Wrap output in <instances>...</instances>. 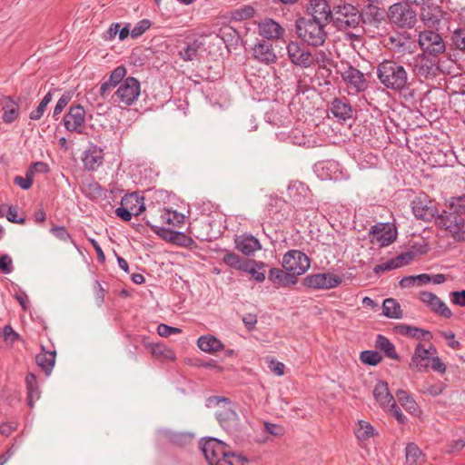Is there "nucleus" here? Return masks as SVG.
Wrapping results in <instances>:
<instances>
[{"label":"nucleus","mask_w":465,"mask_h":465,"mask_svg":"<svg viewBox=\"0 0 465 465\" xmlns=\"http://www.w3.org/2000/svg\"><path fill=\"white\" fill-rule=\"evenodd\" d=\"M401 63L399 55L397 60H383L377 66V77L380 83L387 89L401 92L409 88V75Z\"/></svg>","instance_id":"nucleus-1"},{"label":"nucleus","mask_w":465,"mask_h":465,"mask_svg":"<svg viewBox=\"0 0 465 465\" xmlns=\"http://www.w3.org/2000/svg\"><path fill=\"white\" fill-rule=\"evenodd\" d=\"M439 224L443 226L457 241L465 239V197L450 198L447 210L439 217Z\"/></svg>","instance_id":"nucleus-2"},{"label":"nucleus","mask_w":465,"mask_h":465,"mask_svg":"<svg viewBox=\"0 0 465 465\" xmlns=\"http://www.w3.org/2000/svg\"><path fill=\"white\" fill-rule=\"evenodd\" d=\"M326 22L319 18L301 17L296 20L295 32L302 43L312 47L322 46L327 39Z\"/></svg>","instance_id":"nucleus-3"},{"label":"nucleus","mask_w":465,"mask_h":465,"mask_svg":"<svg viewBox=\"0 0 465 465\" xmlns=\"http://www.w3.org/2000/svg\"><path fill=\"white\" fill-rule=\"evenodd\" d=\"M209 405L218 407L216 419L220 425L229 431L237 430L240 425V419L236 413L234 404L224 397H212L208 399Z\"/></svg>","instance_id":"nucleus-4"},{"label":"nucleus","mask_w":465,"mask_h":465,"mask_svg":"<svg viewBox=\"0 0 465 465\" xmlns=\"http://www.w3.org/2000/svg\"><path fill=\"white\" fill-rule=\"evenodd\" d=\"M401 63H404L411 68L413 74L418 77H433L436 75L438 66L435 60L429 58L423 54H414V52L403 53L399 55Z\"/></svg>","instance_id":"nucleus-5"},{"label":"nucleus","mask_w":465,"mask_h":465,"mask_svg":"<svg viewBox=\"0 0 465 465\" xmlns=\"http://www.w3.org/2000/svg\"><path fill=\"white\" fill-rule=\"evenodd\" d=\"M372 394L380 407L390 412L400 424H404L407 421V417L396 404L386 381H379L373 388Z\"/></svg>","instance_id":"nucleus-6"},{"label":"nucleus","mask_w":465,"mask_h":465,"mask_svg":"<svg viewBox=\"0 0 465 465\" xmlns=\"http://www.w3.org/2000/svg\"><path fill=\"white\" fill-rule=\"evenodd\" d=\"M361 15L358 9L347 3H341L333 7L330 21L338 30L355 28L361 22Z\"/></svg>","instance_id":"nucleus-7"},{"label":"nucleus","mask_w":465,"mask_h":465,"mask_svg":"<svg viewBox=\"0 0 465 465\" xmlns=\"http://www.w3.org/2000/svg\"><path fill=\"white\" fill-rule=\"evenodd\" d=\"M388 18L391 24L401 27L411 28L416 23V13L407 3H396L390 6Z\"/></svg>","instance_id":"nucleus-8"},{"label":"nucleus","mask_w":465,"mask_h":465,"mask_svg":"<svg viewBox=\"0 0 465 465\" xmlns=\"http://www.w3.org/2000/svg\"><path fill=\"white\" fill-rule=\"evenodd\" d=\"M282 265L284 270L297 278L309 270L311 262L309 257L301 251L291 250L283 255Z\"/></svg>","instance_id":"nucleus-9"},{"label":"nucleus","mask_w":465,"mask_h":465,"mask_svg":"<svg viewBox=\"0 0 465 465\" xmlns=\"http://www.w3.org/2000/svg\"><path fill=\"white\" fill-rule=\"evenodd\" d=\"M140 95V83L134 77H126L118 86L114 94V102L123 104L126 106L134 104Z\"/></svg>","instance_id":"nucleus-10"},{"label":"nucleus","mask_w":465,"mask_h":465,"mask_svg":"<svg viewBox=\"0 0 465 465\" xmlns=\"http://www.w3.org/2000/svg\"><path fill=\"white\" fill-rule=\"evenodd\" d=\"M200 447L209 465H223L227 450L223 441L215 438H209L205 440H202Z\"/></svg>","instance_id":"nucleus-11"},{"label":"nucleus","mask_w":465,"mask_h":465,"mask_svg":"<svg viewBox=\"0 0 465 465\" xmlns=\"http://www.w3.org/2000/svg\"><path fill=\"white\" fill-rule=\"evenodd\" d=\"M341 77L347 84L349 94H357L368 88V81L364 74L351 64H348L341 71Z\"/></svg>","instance_id":"nucleus-12"},{"label":"nucleus","mask_w":465,"mask_h":465,"mask_svg":"<svg viewBox=\"0 0 465 465\" xmlns=\"http://www.w3.org/2000/svg\"><path fill=\"white\" fill-rule=\"evenodd\" d=\"M341 278L331 272L309 274L303 279V285L313 290H329L339 286Z\"/></svg>","instance_id":"nucleus-13"},{"label":"nucleus","mask_w":465,"mask_h":465,"mask_svg":"<svg viewBox=\"0 0 465 465\" xmlns=\"http://www.w3.org/2000/svg\"><path fill=\"white\" fill-rule=\"evenodd\" d=\"M286 49L288 57L293 64L302 68H309L314 64L312 54L298 42L291 41Z\"/></svg>","instance_id":"nucleus-14"},{"label":"nucleus","mask_w":465,"mask_h":465,"mask_svg":"<svg viewBox=\"0 0 465 465\" xmlns=\"http://www.w3.org/2000/svg\"><path fill=\"white\" fill-rule=\"evenodd\" d=\"M434 354H437L434 346L430 345L428 348H425L422 344L419 343L409 363L410 369L419 372L426 371Z\"/></svg>","instance_id":"nucleus-15"},{"label":"nucleus","mask_w":465,"mask_h":465,"mask_svg":"<svg viewBox=\"0 0 465 465\" xmlns=\"http://www.w3.org/2000/svg\"><path fill=\"white\" fill-rule=\"evenodd\" d=\"M419 45L424 52L433 55L445 51V44L442 37L432 30H424L420 33Z\"/></svg>","instance_id":"nucleus-16"},{"label":"nucleus","mask_w":465,"mask_h":465,"mask_svg":"<svg viewBox=\"0 0 465 465\" xmlns=\"http://www.w3.org/2000/svg\"><path fill=\"white\" fill-rule=\"evenodd\" d=\"M85 124V110L82 105L71 106L64 117V124L67 131L82 134Z\"/></svg>","instance_id":"nucleus-17"},{"label":"nucleus","mask_w":465,"mask_h":465,"mask_svg":"<svg viewBox=\"0 0 465 465\" xmlns=\"http://www.w3.org/2000/svg\"><path fill=\"white\" fill-rule=\"evenodd\" d=\"M396 230L388 223H380L371 227L370 231L371 242L381 247L392 243L396 239Z\"/></svg>","instance_id":"nucleus-18"},{"label":"nucleus","mask_w":465,"mask_h":465,"mask_svg":"<svg viewBox=\"0 0 465 465\" xmlns=\"http://www.w3.org/2000/svg\"><path fill=\"white\" fill-rule=\"evenodd\" d=\"M420 300L425 303L432 312L444 318H450L451 312L436 294L430 292H420L419 294Z\"/></svg>","instance_id":"nucleus-19"},{"label":"nucleus","mask_w":465,"mask_h":465,"mask_svg":"<svg viewBox=\"0 0 465 465\" xmlns=\"http://www.w3.org/2000/svg\"><path fill=\"white\" fill-rule=\"evenodd\" d=\"M252 55L254 59L265 64H274L277 61V55L272 45L266 40L258 41L254 45Z\"/></svg>","instance_id":"nucleus-20"},{"label":"nucleus","mask_w":465,"mask_h":465,"mask_svg":"<svg viewBox=\"0 0 465 465\" xmlns=\"http://www.w3.org/2000/svg\"><path fill=\"white\" fill-rule=\"evenodd\" d=\"M411 207L415 217L425 222L431 221L437 214V209L434 204L425 199H415L411 203Z\"/></svg>","instance_id":"nucleus-21"},{"label":"nucleus","mask_w":465,"mask_h":465,"mask_svg":"<svg viewBox=\"0 0 465 465\" xmlns=\"http://www.w3.org/2000/svg\"><path fill=\"white\" fill-rule=\"evenodd\" d=\"M126 68L123 65L117 66L109 75V78L105 81H104L101 84L100 86V95L106 99L109 94L112 88L116 87L117 85H120L121 83L125 79L126 75Z\"/></svg>","instance_id":"nucleus-22"},{"label":"nucleus","mask_w":465,"mask_h":465,"mask_svg":"<svg viewBox=\"0 0 465 465\" xmlns=\"http://www.w3.org/2000/svg\"><path fill=\"white\" fill-rule=\"evenodd\" d=\"M268 279L277 288L288 287L297 283V278L286 270L272 268L269 271Z\"/></svg>","instance_id":"nucleus-23"},{"label":"nucleus","mask_w":465,"mask_h":465,"mask_svg":"<svg viewBox=\"0 0 465 465\" xmlns=\"http://www.w3.org/2000/svg\"><path fill=\"white\" fill-rule=\"evenodd\" d=\"M235 247L247 256L253 255L256 251L262 249L259 240L252 235L237 236L235 239Z\"/></svg>","instance_id":"nucleus-24"},{"label":"nucleus","mask_w":465,"mask_h":465,"mask_svg":"<svg viewBox=\"0 0 465 465\" xmlns=\"http://www.w3.org/2000/svg\"><path fill=\"white\" fill-rule=\"evenodd\" d=\"M308 10L312 14V18H319L328 23L331 15V11L327 0H309Z\"/></svg>","instance_id":"nucleus-25"},{"label":"nucleus","mask_w":465,"mask_h":465,"mask_svg":"<svg viewBox=\"0 0 465 465\" xmlns=\"http://www.w3.org/2000/svg\"><path fill=\"white\" fill-rule=\"evenodd\" d=\"M284 29L274 20L265 19L259 24V34L268 40L282 37Z\"/></svg>","instance_id":"nucleus-26"},{"label":"nucleus","mask_w":465,"mask_h":465,"mask_svg":"<svg viewBox=\"0 0 465 465\" xmlns=\"http://www.w3.org/2000/svg\"><path fill=\"white\" fill-rule=\"evenodd\" d=\"M354 434L361 445L378 436V430L368 421L359 420L354 428Z\"/></svg>","instance_id":"nucleus-27"},{"label":"nucleus","mask_w":465,"mask_h":465,"mask_svg":"<svg viewBox=\"0 0 465 465\" xmlns=\"http://www.w3.org/2000/svg\"><path fill=\"white\" fill-rule=\"evenodd\" d=\"M412 260V254L410 252H406L401 254L391 260H389L383 263L378 264L374 268V272L380 273L382 272L391 271L397 268H400L403 265H407Z\"/></svg>","instance_id":"nucleus-28"},{"label":"nucleus","mask_w":465,"mask_h":465,"mask_svg":"<svg viewBox=\"0 0 465 465\" xmlns=\"http://www.w3.org/2000/svg\"><path fill=\"white\" fill-rule=\"evenodd\" d=\"M397 400L401 407L411 414H418L420 412L419 406L413 396L407 391L400 389L395 392Z\"/></svg>","instance_id":"nucleus-29"},{"label":"nucleus","mask_w":465,"mask_h":465,"mask_svg":"<svg viewBox=\"0 0 465 465\" xmlns=\"http://www.w3.org/2000/svg\"><path fill=\"white\" fill-rule=\"evenodd\" d=\"M103 151L97 147H93L85 152L83 163L87 170L94 171L103 163Z\"/></svg>","instance_id":"nucleus-30"},{"label":"nucleus","mask_w":465,"mask_h":465,"mask_svg":"<svg viewBox=\"0 0 465 465\" xmlns=\"http://www.w3.org/2000/svg\"><path fill=\"white\" fill-rule=\"evenodd\" d=\"M330 110L334 117L343 121L350 119L352 114L351 104L339 98L331 102Z\"/></svg>","instance_id":"nucleus-31"},{"label":"nucleus","mask_w":465,"mask_h":465,"mask_svg":"<svg viewBox=\"0 0 465 465\" xmlns=\"http://www.w3.org/2000/svg\"><path fill=\"white\" fill-rule=\"evenodd\" d=\"M197 345L200 350L208 353H215L223 349L222 341L213 335L201 336L197 341Z\"/></svg>","instance_id":"nucleus-32"},{"label":"nucleus","mask_w":465,"mask_h":465,"mask_svg":"<svg viewBox=\"0 0 465 465\" xmlns=\"http://www.w3.org/2000/svg\"><path fill=\"white\" fill-rule=\"evenodd\" d=\"M55 356V351H45V347H42V351L36 355L35 361L46 374H50L54 366Z\"/></svg>","instance_id":"nucleus-33"},{"label":"nucleus","mask_w":465,"mask_h":465,"mask_svg":"<svg viewBox=\"0 0 465 465\" xmlns=\"http://www.w3.org/2000/svg\"><path fill=\"white\" fill-rule=\"evenodd\" d=\"M122 205L127 206L135 216L139 215L145 210L143 197L135 193L123 197Z\"/></svg>","instance_id":"nucleus-34"},{"label":"nucleus","mask_w":465,"mask_h":465,"mask_svg":"<svg viewBox=\"0 0 465 465\" xmlns=\"http://www.w3.org/2000/svg\"><path fill=\"white\" fill-rule=\"evenodd\" d=\"M3 121L6 124L13 123L19 115L18 104L10 97H5L2 101Z\"/></svg>","instance_id":"nucleus-35"},{"label":"nucleus","mask_w":465,"mask_h":465,"mask_svg":"<svg viewBox=\"0 0 465 465\" xmlns=\"http://www.w3.org/2000/svg\"><path fill=\"white\" fill-rule=\"evenodd\" d=\"M185 216L177 211L170 209H163L160 212V223L162 225L167 224L170 226H179L183 223Z\"/></svg>","instance_id":"nucleus-36"},{"label":"nucleus","mask_w":465,"mask_h":465,"mask_svg":"<svg viewBox=\"0 0 465 465\" xmlns=\"http://www.w3.org/2000/svg\"><path fill=\"white\" fill-rule=\"evenodd\" d=\"M25 384L27 390L28 405L33 408L35 401L40 398V391L37 386L35 375L33 373L27 374L25 378Z\"/></svg>","instance_id":"nucleus-37"},{"label":"nucleus","mask_w":465,"mask_h":465,"mask_svg":"<svg viewBox=\"0 0 465 465\" xmlns=\"http://www.w3.org/2000/svg\"><path fill=\"white\" fill-rule=\"evenodd\" d=\"M389 41L391 44V49L394 51L396 56L401 55L403 53L413 52L412 43L407 40L405 37L401 35L390 36Z\"/></svg>","instance_id":"nucleus-38"},{"label":"nucleus","mask_w":465,"mask_h":465,"mask_svg":"<svg viewBox=\"0 0 465 465\" xmlns=\"http://www.w3.org/2000/svg\"><path fill=\"white\" fill-rule=\"evenodd\" d=\"M406 464L420 465L424 461V455L415 443H409L405 449Z\"/></svg>","instance_id":"nucleus-39"},{"label":"nucleus","mask_w":465,"mask_h":465,"mask_svg":"<svg viewBox=\"0 0 465 465\" xmlns=\"http://www.w3.org/2000/svg\"><path fill=\"white\" fill-rule=\"evenodd\" d=\"M375 347L383 351L388 358L399 360V355L395 351V346L385 336L381 334L377 336L375 341Z\"/></svg>","instance_id":"nucleus-40"},{"label":"nucleus","mask_w":465,"mask_h":465,"mask_svg":"<svg viewBox=\"0 0 465 465\" xmlns=\"http://www.w3.org/2000/svg\"><path fill=\"white\" fill-rule=\"evenodd\" d=\"M382 312L388 318L400 319L402 316L401 305L392 298L383 301Z\"/></svg>","instance_id":"nucleus-41"},{"label":"nucleus","mask_w":465,"mask_h":465,"mask_svg":"<svg viewBox=\"0 0 465 465\" xmlns=\"http://www.w3.org/2000/svg\"><path fill=\"white\" fill-rule=\"evenodd\" d=\"M399 332L412 338L429 340L431 338V333L428 331H424L416 327H411L408 325H401L398 327Z\"/></svg>","instance_id":"nucleus-42"},{"label":"nucleus","mask_w":465,"mask_h":465,"mask_svg":"<svg viewBox=\"0 0 465 465\" xmlns=\"http://www.w3.org/2000/svg\"><path fill=\"white\" fill-rule=\"evenodd\" d=\"M203 46V43L198 40H193L188 43L187 45L180 51V56L184 61H193L196 58L200 48Z\"/></svg>","instance_id":"nucleus-43"},{"label":"nucleus","mask_w":465,"mask_h":465,"mask_svg":"<svg viewBox=\"0 0 465 465\" xmlns=\"http://www.w3.org/2000/svg\"><path fill=\"white\" fill-rule=\"evenodd\" d=\"M223 261L228 266L240 271L245 269L244 267L248 262V261L242 260L238 254L234 252H227L223 256Z\"/></svg>","instance_id":"nucleus-44"},{"label":"nucleus","mask_w":465,"mask_h":465,"mask_svg":"<svg viewBox=\"0 0 465 465\" xmlns=\"http://www.w3.org/2000/svg\"><path fill=\"white\" fill-rule=\"evenodd\" d=\"M51 101H52V94H51V92H48L44 96V98L42 99V101L40 102V104H38L36 109L33 110L30 113V115H29L30 119L31 120H39L43 116V114H44V113H45L48 104Z\"/></svg>","instance_id":"nucleus-45"},{"label":"nucleus","mask_w":465,"mask_h":465,"mask_svg":"<svg viewBox=\"0 0 465 465\" xmlns=\"http://www.w3.org/2000/svg\"><path fill=\"white\" fill-rule=\"evenodd\" d=\"M259 264L254 261H248L245 265V269L242 271L249 273L257 282H262L265 280V274L262 272L257 270Z\"/></svg>","instance_id":"nucleus-46"},{"label":"nucleus","mask_w":465,"mask_h":465,"mask_svg":"<svg viewBox=\"0 0 465 465\" xmlns=\"http://www.w3.org/2000/svg\"><path fill=\"white\" fill-rule=\"evenodd\" d=\"M360 360L365 364L375 366L381 361L382 357L378 351H364L361 353Z\"/></svg>","instance_id":"nucleus-47"},{"label":"nucleus","mask_w":465,"mask_h":465,"mask_svg":"<svg viewBox=\"0 0 465 465\" xmlns=\"http://www.w3.org/2000/svg\"><path fill=\"white\" fill-rule=\"evenodd\" d=\"M248 459L246 457L236 452L226 451L223 459V465L225 463L229 465H246Z\"/></svg>","instance_id":"nucleus-48"},{"label":"nucleus","mask_w":465,"mask_h":465,"mask_svg":"<svg viewBox=\"0 0 465 465\" xmlns=\"http://www.w3.org/2000/svg\"><path fill=\"white\" fill-rule=\"evenodd\" d=\"M308 188L302 183H293L288 186V193L291 198L295 202H300L298 193H306Z\"/></svg>","instance_id":"nucleus-49"},{"label":"nucleus","mask_w":465,"mask_h":465,"mask_svg":"<svg viewBox=\"0 0 465 465\" xmlns=\"http://www.w3.org/2000/svg\"><path fill=\"white\" fill-rule=\"evenodd\" d=\"M34 177V171L28 170L26 172L25 177L16 176L14 179L15 184L18 185L20 188L24 190H27L32 186Z\"/></svg>","instance_id":"nucleus-50"},{"label":"nucleus","mask_w":465,"mask_h":465,"mask_svg":"<svg viewBox=\"0 0 465 465\" xmlns=\"http://www.w3.org/2000/svg\"><path fill=\"white\" fill-rule=\"evenodd\" d=\"M151 26V21L148 19H143L139 21L136 25L131 30V36L137 38L141 36L146 30Z\"/></svg>","instance_id":"nucleus-51"},{"label":"nucleus","mask_w":465,"mask_h":465,"mask_svg":"<svg viewBox=\"0 0 465 465\" xmlns=\"http://www.w3.org/2000/svg\"><path fill=\"white\" fill-rule=\"evenodd\" d=\"M146 223L148 226L151 227L152 231L154 232L158 236L171 242V238H173V234L174 232L173 231H171L157 224H151L149 221Z\"/></svg>","instance_id":"nucleus-52"},{"label":"nucleus","mask_w":465,"mask_h":465,"mask_svg":"<svg viewBox=\"0 0 465 465\" xmlns=\"http://www.w3.org/2000/svg\"><path fill=\"white\" fill-rule=\"evenodd\" d=\"M181 331H182L179 328L171 327L163 323L159 324L157 327V332L162 337H168L172 334H178Z\"/></svg>","instance_id":"nucleus-53"},{"label":"nucleus","mask_w":465,"mask_h":465,"mask_svg":"<svg viewBox=\"0 0 465 465\" xmlns=\"http://www.w3.org/2000/svg\"><path fill=\"white\" fill-rule=\"evenodd\" d=\"M452 42L454 45L460 50H465V36L463 35L462 29H456L452 35Z\"/></svg>","instance_id":"nucleus-54"},{"label":"nucleus","mask_w":465,"mask_h":465,"mask_svg":"<svg viewBox=\"0 0 465 465\" xmlns=\"http://www.w3.org/2000/svg\"><path fill=\"white\" fill-rule=\"evenodd\" d=\"M4 340L8 343H14L18 340L19 334L10 325H5L3 330Z\"/></svg>","instance_id":"nucleus-55"},{"label":"nucleus","mask_w":465,"mask_h":465,"mask_svg":"<svg viewBox=\"0 0 465 465\" xmlns=\"http://www.w3.org/2000/svg\"><path fill=\"white\" fill-rule=\"evenodd\" d=\"M71 100L70 94H63L57 101L54 109V117L60 114Z\"/></svg>","instance_id":"nucleus-56"},{"label":"nucleus","mask_w":465,"mask_h":465,"mask_svg":"<svg viewBox=\"0 0 465 465\" xmlns=\"http://www.w3.org/2000/svg\"><path fill=\"white\" fill-rule=\"evenodd\" d=\"M13 261L12 258L7 254H3L0 256V270L4 273H10L13 271L12 266Z\"/></svg>","instance_id":"nucleus-57"},{"label":"nucleus","mask_w":465,"mask_h":465,"mask_svg":"<svg viewBox=\"0 0 465 465\" xmlns=\"http://www.w3.org/2000/svg\"><path fill=\"white\" fill-rule=\"evenodd\" d=\"M192 242L193 241L190 237H188L185 233L180 232H174L173 234V238H171V242L180 245H188Z\"/></svg>","instance_id":"nucleus-58"},{"label":"nucleus","mask_w":465,"mask_h":465,"mask_svg":"<svg viewBox=\"0 0 465 465\" xmlns=\"http://www.w3.org/2000/svg\"><path fill=\"white\" fill-rule=\"evenodd\" d=\"M314 64H318L320 67H326L330 64V57L324 51H319L314 55Z\"/></svg>","instance_id":"nucleus-59"},{"label":"nucleus","mask_w":465,"mask_h":465,"mask_svg":"<svg viewBox=\"0 0 465 465\" xmlns=\"http://www.w3.org/2000/svg\"><path fill=\"white\" fill-rule=\"evenodd\" d=\"M432 371L439 372V373H444L446 371V366L442 362V361L437 356V354H434L432 359L430 360V366Z\"/></svg>","instance_id":"nucleus-60"},{"label":"nucleus","mask_w":465,"mask_h":465,"mask_svg":"<svg viewBox=\"0 0 465 465\" xmlns=\"http://www.w3.org/2000/svg\"><path fill=\"white\" fill-rule=\"evenodd\" d=\"M51 232L61 241L66 242L70 240L73 242L71 235L64 227H53Z\"/></svg>","instance_id":"nucleus-61"},{"label":"nucleus","mask_w":465,"mask_h":465,"mask_svg":"<svg viewBox=\"0 0 465 465\" xmlns=\"http://www.w3.org/2000/svg\"><path fill=\"white\" fill-rule=\"evenodd\" d=\"M264 428L265 430L272 436L280 437L284 433V430L282 426L271 422H265Z\"/></svg>","instance_id":"nucleus-62"},{"label":"nucleus","mask_w":465,"mask_h":465,"mask_svg":"<svg viewBox=\"0 0 465 465\" xmlns=\"http://www.w3.org/2000/svg\"><path fill=\"white\" fill-rule=\"evenodd\" d=\"M421 20L424 22V24L426 25H428L430 27V26L433 27L440 23L439 18L436 15H432L429 11L428 12L423 11L421 13Z\"/></svg>","instance_id":"nucleus-63"},{"label":"nucleus","mask_w":465,"mask_h":465,"mask_svg":"<svg viewBox=\"0 0 465 465\" xmlns=\"http://www.w3.org/2000/svg\"><path fill=\"white\" fill-rule=\"evenodd\" d=\"M269 369L276 375L282 376L284 374L285 366L282 362L271 359L269 361Z\"/></svg>","instance_id":"nucleus-64"}]
</instances>
